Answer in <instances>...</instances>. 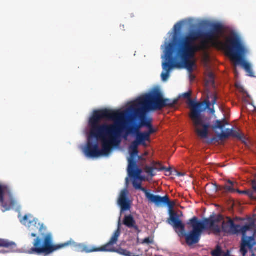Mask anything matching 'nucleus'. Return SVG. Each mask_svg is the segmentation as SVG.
<instances>
[{"instance_id": "nucleus-1", "label": "nucleus", "mask_w": 256, "mask_h": 256, "mask_svg": "<svg viewBox=\"0 0 256 256\" xmlns=\"http://www.w3.org/2000/svg\"><path fill=\"white\" fill-rule=\"evenodd\" d=\"M126 114L108 109L94 110L90 118L88 125L90 137L101 142L102 149L98 148L97 142H92L88 138L85 154L90 158L108 156L113 148L118 146L120 136L125 128Z\"/></svg>"}, {"instance_id": "nucleus-2", "label": "nucleus", "mask_w": 256, "mask_h": 256, "mask_svg": "<svg viewBox=\"0 0 256 256\" xmlns=\"http://www.w3.org/2000/svg\"><path fill=\"white\" fill-rule=\"evenodd\" d=\"M20 222L28 227L30 232L28 236L36 238L32 242L33 247L26 252L28 254L48 255L67 246L72 247L76 250L81 252L91 250L86 246V244L76 243L72 240L63 244H54L52 234L50 232L44 234L46 228L31 214H26Z\"/></svg>"}, {"instance_id": "nucleus-3", "label": "nucleus", "mask_w": 256, "mask_h": 256, "mask_svg": "<svg viewBox=\"0 0 256 256\" xmlns=\"http://www.w3.org/2000/svg\"><path fill=\"white\" fill-rule=\"evenodd\" d=\"M207 48L206 42H203L198 45L193 44L186 37L182 38L176 46L172 49L174 52H176L174 58L176 63H180V66H184L188 71L193 70L194 62L192 60L194 58L196 53L200 50H206Z\"/></svg>"}, {"instance_id": "nucleus-4", "label": "nucleus", "mask_w": 256, "mask_h": 256, "mask_svg": "<svg viewBox=\"0 0 256 256\" xmlns=\"http://www.w3.org/2000/svg\"><path fill=\"white\" fill-rule=\"evenodd\" d=\"M192 92L189 91L182 94V96L188 100V104L190 108V118L192 120L194 130L201 138L208 136L210 124H204L201 116V112H204L210 104L208 100L204 102H196L191 98Z\"/></svg>"}, {"instance_id": "nucleus-5", "label": "nucleus", "mask_w": 256, "mask_h": 256, "mask_svg": "<svg viewBox=\"0 0 256 256\" xmlns=\"http://www.w3.org/2000/svg\"><path fill=\"white\" fill-rule=\"evenodd\" d=\"M227 54L236 64H240L248 73V76L255 77L251 65L244 59L247 50L239 36L234 34L227 39L225 44Z\"/></svg>"}, {"instance_id": "nucleus-6", "label": "nucleus", "mask_w": 256, "mask_h": 256, "mask_svg": "<svg viewBox=\"0 0 256 256\" xmlns=\"http://www.w3.org/2000/svg\"><path fill=\"white\" fill-rule=\"evenodd\" d=\"M211 30L208 32H202L201 30H192L185 37L189 40L193 44L198 39H201L202 41L200 42H206L208 49V44L214 46L218 40L220 34L223 32L224 26L220 23H214L210 26Z\"/></svg>"}, {"instance_id": "nucleus-7", "label": "nucleus", "mask_w": 256, "mask_h": 256, "mask_svg": "<svg viewBox=\"0 0 256 256\" xmlns=\"http://www.w3.org/2000/svg\"><path fill=\"white\" fill-rule=\"evenodd\" d=\"M121 226V223L120 221V219L119 220L118 223V228L115 231L112 238H110V241L106 243V244L98 248H96L95 246H90L86 245V247H88L90 249V252H85L86 253H90L93 252H116L121 255H123L124 256H142V252L140 249L138 248V250H136V252H136V254L132 253L126 250L123 249L122 248H114V244H116L118 238L120 234V226Z\"/></svg>"}, {"instance_id": "nucleus-8", "label": "nucleus", "mask_w": 256, "mask_h": 256, "mask_svg": "<svg viewBox=\"0 0 256 256\" xmlns=\"http://www.w3.org/2000/svg\"><path fill=\"white\" fill-rule=\"evenodd\" d=\"M162 94L156 88L151 92L143 95L132 103L148 111L162 110Z\"/></svg>"}, {"instance_id": "nucleus-9", "label": "nucleus", "mask_w": 256, "mask_h": 256, "mask_svg": "<svg viewBox=\"0 0 256 256\" xmlns=\"http://www.w3.org/2000/svg\"><path fill=\"white\" fill-rule=\"evenodd\" d=\"M168 223L172 225L176 230H180L178 232V236L185 237L186 242L188 245L192 246L199 242L202 232L194 230H192L186 234L185 232V225L180 220L176 212H170Z\"/></svg>"}, {"instance_id": "nucleus-10", "label": "nucleus", "mask_w": 256, "mask_h": 256, "mask_svg": "<svg viewBox=\"0 0 256 256\" xmlns=\"http://www.w3.org/2000/svg\"><path fill=\"white\" fill-rule=\"evenodd\" d=\"M222 219L223 216L222 214H212L208 218H204L203 222H200L198 221L197 217L194 216L188 220L187 224L192 226V230H196L198 231L202 232L204 230H210L214 234H218L221 232V229L220 226L216 224L222 221Z\"/></svg>"}, {"instance_id": "nucleus-11", "label": "nucleus", "mask_w": 256, "mask_h": 256, "mask_svg": "<svg viewBox=\"0 0 256 256\" xmlns=\"http://www.w3.org/2000/svg\"><path fill=\"white\" fill-rule=\"evenodd\" d=\"M0 203L4 208L3 212L10 210L16 204L10 186L5 184H0Z\"/></svg>"}, {"instance_id": "nucleus-12", "label": "nucleus", "mask_w": 256, "mask_h": 256, "mask_svg": "<svg viewBox=\"0 0 256 256\" xmlns=\"http://www.w3.org/2000/svg\"><path fill=\"white\" fill-rule=\"evenodd\" d=\"M172 44H170L166 52V60L162 63V68L166 72H162V78L164 81L168 80L170 76V72L173 68L180 67V64L176 63L172 56L173 50L172 49Z\"/></svg>"}, {"instance_id": "nucleus-13", "label": "nucleus", "mask_w": 256, "mask_h": 256, "mask_svg": "<svg viewBox=\"0 0 256 256\" xmlns=\"http://www.w3.org/2000/svg\"><path fill=\"white\" fill-rule=\"evenodd\" d=\"M129 110L133 112L136 116H138L140 120V125L136 124L133 126H150L152 125V119L146 118V112L148 110L136 105L132 103L129 108Z\"/></svg>"}, {"instance_id": "nucleus-14", "label": "nucleus", "mask_w": 256, "mask_h": 256, "mask_svg": "<svg viewBox=\"0 0 256 256\" xmlns=\"http://www.w3.org/2000/svg\"><path fill=\"white\" fill-rule=\"evenodd\" d=\"M228 224L230 226V232L232 234H238L241 233L242 235V238H248L246 233L248 231L252 230L254 228V224L250 223L247 224L243 226H241L239 224H236L234 221L230 218H228Z\"/></svg>"}, {"instance_id": "nucleus-15", "label": "nucleus", "mask_w": 256, "mask_h": 256, "mask_svg": "<svg viewBox=\"0 0 256 256\" xmlns=\"http://www.w3.org/2000/svg\"><path fill=\"white\" fill-rule=\"evenodd\" d=\"M140 126H130L127 129L128 134L136 132V140L144 147L146 148L148 145L146 142H150V138L144 132H139Z\"/></svg>"}, {"instance_id": "nucleus-16", "label": "nucleus", "mask_w": 256, "mask_h": 256, "mask_svg": "<svg viewBox=\"0 0 256 256\" xmlns=\"http://www.w3.org/2000/svg\"><path fill=\"white\" fill-rule=\"evenodd\" d=\"M152 166H146L144 170V172L148 175L150 176L151 178L154 177L156 174L154 171H162L164 170L165 172H168V174H166V176H170L171 174V168H166L165 166H162V164L160 162H156L153 161L152 162Z\"/></svg>"}, {"instance_id": "nucleus-17", "label": "nucleus", "mask_w": 256, "mask_h": 256, "mask_svg": "<svg viewBox=\"0 0 256 256\" xmlns=\"http://www.w3.org/2000/svg\"><path fill=\"white\" fill-rule=\"evenodd\" d=\"M256 244V240L252 236H249L248 238H242L240 247V252L242 256H246L248 252L246 248H248L250 252H252V256H256L253 251V248Z\"/></svg>"}, {"instance_id": "nucleus-18", "label": "nucleus", "mask_w": 256, "mask_h": 256, "mask_svg": "<svg viewBox=\"0 0 256 256\" xmlns=\"http://www.w3.org/2000/svg\"><path fill=\"white\" fill-rule=\"evenodd\" d=\"M128 192L126 189H124L120 192L118 202L120 207L121 213L130 209L131 202L128 198Z\"/></svg>"}, {"instance_id": "nucleus-19", "label": "nucleus", "mask_w": 256, "mask_h": 256, "mask_svg": "<svg viewBox=\"0 0 256 256\" xmlns=\"http://www.w3.org/2000/svg\"><path fill=\"white\" fill-rule=\"evenodd\" d=\"M128 163V176L140 180H143V178L140 176L142 170L138 167L137 161L136 160Z\"/></svg>"}, {"instance_id": "nucleus-20", "label": "nucleus", "mask_w": 256, "mask_h": 256, "mask_svg": "<svg viewBox=\"0 0 256 256\" xmlns=\"http://www.w3.org/2000/svg\"><path fill=\"white\" fill-rule=\"evenodd\" d=\"M151 202L154 204L158 206L162 205H166L170 208H172L175 205V202H171L167 195L163 197L158 195H155Z\"/></svg>"}, {"instance_id": "nucleus-21", "label": "nucleus", "mask_w": 256, "mask_h": 256, "mask_svg": "<svg viewBox=\"0 0 256 256\" xmlns=\"http://www.w3.org/2000/svg\"><path fill=\"white\" fill-rule=\"evenodd\" d=\"M122 224L129 228H133L137 234L141 232L139 227L136 224V222L132 214L126 215L123 219Z\"/></svg>"}, {"instance_id": "nucleus-22", "label": "nucleus", "mask_w": 256, "mask_h": 256, "mask_svg": "<svg viewBox=\"0 0 256 256\" xmlns=\"http://www.w3.org/2000/svg\"><path fill=\"white\" fill-rule=\"evenodd\" d=\"M132 184L136 190H139L143 192L145 194L146 198L150 202H151L155 195L150 194L149 190H146V188L142 187L141 182H138L134 180L132 182Z\"/></svg>"}, {"instance_id": "nucleus-23", "label": "nucleus", "mask_w": 256, "mask_h": 256, "mask_svg": "<svg viewBox=\"0 0 256 256\" xmlns=\"http://www.w3.org/2000/svg\"><path fill=\"white\" fill-rule=\"evenodd\" d=\"M5 248L9 250L8 252H13L16 248V244L13 242L0 238V248Z\"/></svg>"}, {"instance_id": "nucleus-24", "label": "nucleus", "mask_w": 256, "mask_h": 256, "mask_svg": "<svg viewBox=\"0 0 256 256\" xmlns=\"http://www.w3.org/2000/svg\"><path fill=\"white\" fill-rule=\"evenodd\" d=\"M218 190V186L214 184H208L205 187V191L210 196H214Z\"/></svg>"}, {"instance_id": "nucleus-25", "label": "nucleus", "mask_w": 256, "mask_h": 256, "mask_svg": "<svg viewBox=\"0 0 256 256\" xmlns=\"http://www.w3.org/2000/svg\"><path fill=\"white\" fill-rule=\"evenodd\" d=\"M230 136V128H227L226 132H222L218 134L216 137L213 138L211 139L210 142L216 141L218 142L219 140H223L228 138Z\"/></svg>"}, {"instance_id": "nucleus-26", "label": "nucleus", "mask_w": 256, "mask_h": 256, "mask_svg": "<svg viewBox=\"0 0 256 256\" xmlns=\"http://www.w3.org/2000/svg\"><path fill=\"white\" fill-rule=\"evenodd\" d=\"M228 124V122L225 118H224L222 120H216L214 124L212 126V128L214 130L220 129L223 130L226 125Z\"/></svg>"}, {"instance_id": "nucleus-27", "label": "nucleus", "mask_w": 256, "mask_h": 256, "mask_svg": "<svg viewBox=\"0 0 256 256\" xmlns=\"http://www.w3.org/2000/svg\"><path fill=\"white\" fill-rule=\"evenodd\" d=\"M177 102V100H172L168 98H164L162 96V110L166 106L172 107Z\"/></svg>"}, {"instance_id": "nucleus-28", "label": "nucleus", "mask_w": 256, "mask_h": 256, "mask_svg": "<svg viewBox=\"0 0 256 256\" xmlns=\"http://www.w3.org/2000/svg\"><path fill=\"white\" fill-rule=\"evenodd\" d=\"M129 150L130 152V156L128 158V162L136 160V158L137 157L138 150L134 148L129 146Z\"/></svg>"}, {"instance_id": "nucleus-29", "label": "nucleus", "mask_w": 256, "mask_h": 256, "mask_svg": "<svg viewBox=\"0 0 256 256\" xmlns=\"http://www.w3.org/2000/svg\"><path fill=\"white\" fill-rule=\"evenodd\" d=\"M216 224L220 226L221 232L222 230L224 232H230V226H229L228 220L226 222L223 218L222 221Z\"/></svg>"}, {"instance_id": "nucleus-30", "label": "nucleus", "mask_w": 256, "mask_h": 256, "mask_svg": "<svg viewBox=\"0 0 256 256\" xmlns=\"http://www.w3.org/2000/svg\"><path fill=\"white\" fill-rule=\"evenodd\" d=\"M228 183L230 185V186L226 185L224 186V189L226 191L228 192H236V190L234 188V185H235L234 182H232L230 180H228Z\"/></svg>"}, {"instance_id": "nucleus-31", "label": "nucleus", "mask_w": 256, "mask_h": 256, "mask_svg": "<svg viewBox=\"0 0 256 256\" xmlns=\"http://www.w3.org/2000/svg\"><path fill=\"white\" fill-rule=\"evenodd\" d=\"M230 136L238 138L239 140H242L243 138L242 136L239 133L238 131L230 129Z\"/></svg>"}, {"instance_id": "nucleus-32", "label": "nucleus", "mask_w": 256, "mask_h": 256, "mask_svg": "<svg viewBox=\"0 0 256 256\" xmlns=\"http://www.w3.org/2000/svg\"><path fill=\"white\" fill-rule=\"evenodd\" d=\"M207 82L211 85L214 84V74L211 72H208Z\"/></svg>"}, {"instance_id": "nucleus-33", "label": "nucleus", "mask_w": 256, "mask_h": 256, "mask_svg": "<svg viewBox=\"0 0 256 256\" xmlns=\"http://www.w3.org/2000/svg\"><path fill=\"white\" fill-rule=\"evenodd\" d=\"M222 250L219 246H217L216 248L211 252L212 256H221Z\"/></svg>"}, {"instance_id": "nucleus-34", "label": "nucleus", "mask_w": 256, "mask_h": 256, "mask_svg": "<svg viewBox=\"0 0 256 256\" xmlns=\"http://www.w3.org/2000/svg\"><path fill=\"white\" fill-rule=\"evenodd\" d=\"M251 199L256 200V192L254 190H246V194Z\"/></svg>"}, {"instance_id": "nucleus-35", "label": "nucleus", "mask_w": 256, "mask_h": 256, "mask_svg": "<svg viewBox=\"0 0 256 256\" xmlns=\"http://www.w3.org/2000/svg\"><path fill=\"white\" fill-rule=\"evenodd\" d=\"M148 129V130L147 132H144L150 138V135L152 134H154L156 132V130L153 128L152 124L150 126L147 127Z\"/></svg>"}, {"instance_id": "nucleus-36", "label": "nucleus", "mask_w": 256, "mask_h": 256, "mask_svg": "<svg viewBox=\"0 0 256 256\" xmlns=\"http://www.w3.org/2000/svg\"><path fill=\"white\" fill-rule=\"evenodd\" d=\"M154 242L153 240L150 238V237L145 238L143 241V244H152Z\"/></svg>"}, {"instance_id": "nucleus-37", "label": "nucleus", "mask_w": 256, "mask_h": 256, "mask_svg": "<svg viewBox=\"0 0 256 256\" xmlns=\"http://www.w3.org/2000/svg\"><path fill=\"white\" fill-rule=\"evenodd\" d=\"M140 145L136 140L132 142L130 146H131L132 148H134L138 150V146Z\"/></svg>"}, {"instance_id": "nucleus-38", "label": "nucleus", "mask_w": 256, "mask_h": 256, "mask_svg": "<svg viewBox=\"0 0 256 256\" xmlns=\"http://www.w3.org/2000/svg\"><path fill=\"white\" fill-rule=\"evenodd\" d=\"M182 27V24L180 23H177L174 26V29L176 31L179 30Z\"/></svg>"}, {"instance_id": "nucleus-39", "label": "nucleus", "mask_w": 256, "mask_h": 256, "mask_svg": "<svg viewBox=\"0 0 256 256\" xmlns=\"http://www.w3.org/2000/svg\"><path fill=\"white\" fill-rule=\"evenodd\" d=\"M217 100V97L216 95L213 96H212V102H210L211 104H212L213 106L216 103Z\"/></svg>"}, {"instance_id": "nucleus-40", "label": "nucleus", "mask_w": 256, "mask_h": 256, "mask_svg": "<svg viewBox=\"0 0 256 256\" xmlns=\"http://www.w3.org/2000/svg\"><path fill=\"white\" fill-rule=\"evenodd\" d=\"M210 105H211V104L210 103V104L209 105L208 107V108H206V109H208V110H209L211 114H214L215 112V110H214V106L212 107V108H210Z\"/></svg>"}, {"instance_id": "nucleus-41", "label": "nucleus", "mask_w": 256, "mask_h": 256, "mask_svg": "<svg viewBox=\"0 0 256 256\" xmlns=\"http://www.w3.org/2000/svg\"><path fill=\"white\" fill-rule=\"evenodd\" d=\"M236 192H238L239 194H246V190L240 191V190H236Z\"/></svg>"}, {"instance_id": "nucleus-42", "label": "nucleus", "mask_w": 256, "mask_h": 256, "mask_svg": "<svg viewBox=\"0 0 256 256\" xmlns=\"http://www.w3.org/2000/svg\"><path fill=\"white\" fill-rule=\"evenodd\" d=\"M137 156L138 157V160H143V158H142V156Z\"/></svg>"}, {"instance_id": "nucleus-43", "label": "nucleus", "mask_w": 256, "mask_h": 256, "mask_svg": "<svg viewBox=\"0 0 256 256\" xmlns=\"http://www.w3.org/2000/svg\"><path fill=\"white\" fill-rule=\"evenodd\" d=\"M148 152H145L144 153V156H148Z\"/></svg>"}, {"instance_id": "nucleus-44", "label": "nucleus", "mask_w": 256, "mask_h": 256, "mask_svg": "<svg viewBox=\"0 0 256 256\" xmlns=\"http://www.w3.org/2000/svg\"><path fill=\"white\" fill-rule=\"evenodd\" d=\"M178 176H182V174H179Z\"/></svg>"}]
</instances>
